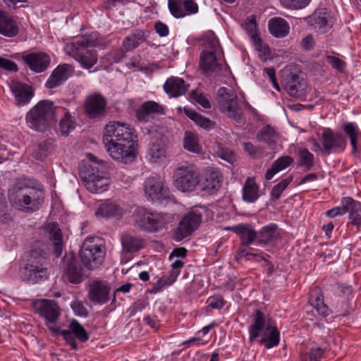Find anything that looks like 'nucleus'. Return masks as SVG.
<instances>
[{
	"label": "nucleus",
	"instance_id": "nucleus-1",
	"mask_svg": "<svg viewBox=\"0 0 361 361\" xmlns=\"http://www.w3.org/2000/svg\"><path fill=\"white\" fill-rule=\"evenodd\" d=\"M134 129L121 122H110L105 127L103 142L111 157L121 163L133 161L136 156Z\"/></svg>",
	"mask_w": 361,
	"mask_h": 361
},
{
	"label": "nucleus",
	"instance_id": "nucleus-2",
	"mask_svg": "<svg viewBox=\"0 0 361 361\" xmlns=\"http://www.w3.org/2000/svg\"><path fill=\"white\" fill-rule=\"evenodd\" d=\"M10 200L23 212H35L42 205L44 192L31 180L23 179L16 184L15 192Z\"/></svg>",
	"mask_w": 361,
	"mask_h": 361
},
{
	"label": "nucleus",
	"instance_id": "nucleus-3",
	"mask_svg": "<svg viewBox=\"0 0 361 361\" xmlns=\"http://www.w3.org/2000/svg\"><path fill=\"white\" fill-rule=\"evenodd\" d=\"M92 162L80 167V175L85 187L92 193H102L107 190L109 185V178L104 171V163L97 162V158L92 154H87Z\"/></svg>",
	"mask_w": 361,
	"mask_h": 361
},
{
	"label": "nucleus",
	"instance_id": "nucleus-4",
	"mask_svg": "<svg viewBox=\"0 0 361 361\" xmlns=\"http://www.w3.org/2000/svg\"><path fill=\"white\" fill-rule=\"evenodd\" d=\"M59 108L50 100H42L27 113V126L38 132H45L56 122Z\"/></svg>",
	"mask_w": 361,
	"mask_h": 361
},
{
	"label": "nucleus",
	"instance_id": "nucleus-5",
	"mask_svg": "<svg viewBox=\"0 0 361 361\" xmlns=\"http://www.w3.org/2000/svg\"><path fill=\"white\" fill-rule=\"evenodd\" d=\"M133 225L139 231L147 233H158L166 228V214L149 209L137 207L132 215Z\"/></svg>",
	"mask_w": 361,
	"mask_h": 361
},
{
	"label": "nucleus",
	"instance_id": "nucleus-6",
	"mask_svg": "<svg viewBox=\"0 0 361 361\" xmlns=\"http://www.w3.org/2000/svg\"><path fill=\"white\" fill-rule=\"evenodd\" d=\"M264 330L270 331L269 334L267 337L260 338L259 343L267 349L278 345L280 341V333L277 327H271L265 314L260 310H256L253 314V323L249 327L250 341L252 343L262 334H264Z\"/></svg>",
	"mask_w": 361,
	"mask_h": 361
},
{
	"label": "nucleus",
	"instance_id": "nucleus-7",
	"mask_svg": "<svg viewBox=\"0 0 361 361\" xmlns=\"http://www.w3.org/2000/svg\"><path fill=\"white\" fill-rule=\"evenodd\" d=\"M79 255L87 269L94 270L103 264L106 248L98 238H87L80 250Z\"/></svg>",
	"mask_w": 361,
	"mask_h": 361
},
{
	"label": "nucleus",
	"instance_id": "nucleus-8",
	"mask_svg": "<svg viewBox=\"0 0 361 361\" xmlns=\"http://www.w3.org/2000/svg\"><path fill=\"white\" fill-rule=\"evenodd\" d=\"M176 188L183 192L194 191L200 182L197 168L192 164H185L176 168L173 175Z\"/></svg>",
	"mask_w": 361,
	"mask_h": 361
},
{
	"label": "nucleus",
	"instance_id": "nucleus-9",
	"mask_svg": "<svg viewBox=\"0 0 361 361\" xmlns=\"http://www.w3.org/2000/svg\"><path fill=\"white\" fill-rule=\"evenodd\" d=\"M45 252L42 249H33L25 267V277L27 280L37 283L48 276Z\"/></svg>",
	"mask_w": 361,
	"mask_h": 361
},
{
	"label": "nucleus",
	"instance_id": "nucleus-10",
	"mask_svg": "<svg viewBox=\"0 0 361 361\" xmlns=\"http://www.w3.org/2000/svg\"><path fill=\"white\" fill-rule=\"evenodd\" d=\"M87 44V40L81 38L68 44L66 50L82 67L89 69L97 63L98 57L97 51L89 49Z\"/></svg>",
	"mask_w": 361,
	"mask_h": 361
},
{
	"label": "nucleus",
	"instance_id": "nucleus-11",
	"mask_svg": "<svg viewBox=\"0 0 361 361\" xmlns=\"http://www.w3.org/2000/svg\"><path fill=\"white\" fill-rule=\"evenodd\" d=\"M218 101L223 112L236 122L240 121L243 114L238 106L237 95L233 91L224 87L219 88Z\"/></svg>",
	"mask_w": 361,
	"mask_h": 361
},
{
	"label": "nucleus",
	"instance_id": "nucleus-12",
	"mask_svg": "<svg viewBox=\"0 0 361 361\" xmlns=\"http://www.w3.org/2000/svg\"><path fill=\"white\" fill-rule=\"evenodd\" d=\"M63 271L67 280L73 284L82 283L87 277L82 265L71 252L66 254L63 257Z\"/></svg>",
	"mask_w": 361,
	"mask_h": 361
},
{
	"label": "nucleus",
	"instance_id": "nucleus-13",
	"mask_svg": "<svg viewBox=\"0 0 361 361\" xmlns=\"http://www.w3.org/2000/svg\"><path fill=\"white\" fill-rule=\"evenodd\" d=\"M322 154L328 156L332 152L343 151L346 147V140L341 133L326 128L322 133Z\"/></svg>",
	"mask_w": 361,
	"mask_h": 361
},
{
	"label": "nucleus",
	"instance_id": "nucleus-14",
	"mask_svg": "<svg viewBox=\"0 0 361 361\" xmlns=\"http://www.w3.org/2000/svg\"><path fill=\"white\" fill-rule=\"evenodd\" d=\"M202 217V214L195 211L185 214L174 231V240L181 241L190 235L200 226Z\"/></svg>",
	"mask_w": 361,
	"mask_h": 361
},
{
	"label": "nucleus",
	"instance_id": "nucleus-15",
	"mask_svg": "<svg viewBox=\"0 0 361 361\" xmlns=\"http://www.w3.org/2000/svg\"><path fill=\"white\" fill-rule=\"evenodd\" d=\"M145 193L152 201L166 199L170 191L161 177H149L145 182Z\"/></svg>",
	"mask_w": 361,
	"mask_h": 361
},
{
	"label": "nucleus",
	"instance_id": "nucleus-16",
	"mask_svg": "<svg viewBox=\"0 0 361 361\" xmlns=\"http://www.w3.org/2000/svg\"><path fill=\"white\" fill-rule=\"evenodd\" d=\"M282 83L288 94L298 97L306 87V82L298 74L292 72L290 68H285L281 72Z\"/></svg>",
	"mask_w": 361,
	"mask_h": 361
},
{
	"label": "nucleus",
	"instance_id": "nucleus-17",
	"mask_svg": "<svg viewBox=\"0 0 361 361\" xmlns=\"http://www.w3.org/2000/svg\"><path fill=\"white\" fill-rule=\"evenodd\" d=\"M32 306L36 313L50 323H54L60 315L59 305L51 300H36L32 302Z\"/></svg>",
	"mask_w": 361,
	"mask_h": 361
},
{
	"label": "nucleus",
	"instance_id": "nucleus-18",
	"mask_svg": "<svg viewBox=\"0 0 361 361\" xmlns=\"http://www.w3.org/2000/svg\"><path fill=\"white\" fill-rule=\"evenodd\" d=\"M168 7L171 14L176 18L195 14L199 10L195 0H168Z\"/></svg>",
	"mask_w": 361,
	"mask_h": 361
},
{
	"label": "nucleus",
	"instance_id": "nucleus-19",
	"mask_svg": "<svg viewBox=\"0 0 361 361\" xmlns=\"http://www.w3.org/2000/svg\"><path fill=\"white\" fill-rule=\"evenodd\" d=\"M106 107V100L101 94H92L86 98L85 109L90 118H95L104 116Z\"/></svg>",
	"mask_w": 361,
	"mask_h": 361
},
{
	"label": "nucleus",
	"instance_id": "nucleus-20",
	"mask_svg": "<svg viewBox=\"0 0 361 361\" xmlns=\"http://www.w3.org/2000/svg\"><path fill=\"white\" fill-rule=\"evenodd\" d=\"M110 291L106 282L94 281L89 286L88 298L95 304H104L109 300Z\"/></svg>",
	"mask_w": 361,
	"mask_h": 361
},
{
	"label": "nucleus",
	"instance_id": "nucleus-21",
	"mask_svg": "<svg viewBox=\"0 0 361 361\" xmlns=\"http://www.w3.org/2000/svg\"><path fill=\"white\" fill-rule=\"evenodd\" d=\"M74 72L73 68L66 63L58 66L51 73L45 86L48 89H54L62 85Z\"/></svg>",
	"mask_w": 361,
	"mask_h": 361
},
{
	"label": "nucleus",
	"instance_id": "nucleus-22",
	"mask_svg": "<svg viewBox=\"0 0 361 361\" xmlns=\"http://www.w3.org/2000/svg\"><path fill=\"white\" fill-rule=\"evenodd\" d=\"M164 111V108L159 104L154 101H147L136 110V118L140 122L147 123L156 115L163 114Z\"/></svg>",
	"mask_w": 361,
	"mask_h": 361
},
{
	"label": "nucleus",
	"instance_id": "nucleus-23",
	"mask_svg": "<svg viewBox=\"0 0 361 361\" xmlns=\"http://www.w3.org/2000/svg\"><path fill=\"white\" fill-rule=\"evenodd\" d=\"M23 61L36 73L44 71L50 63L49 56L44 53H30L23 56Z\"/></svg>",
	"mask_w": 361,
	"mask_h": 361
},
{
	"label": "nucleus",
	"instance_id": "nucleus-24",
	"mask_svg": "<svg viewBox=\"0 0 361 361\" xmlns=\"http://www.w3.org/2000/svg\"><path fill=\"white\" fill-rule=\"evenodd\" d=\"M11 90L15 97L16 104L19 106L27 104L34 96L32 87L25 83L13 81Z\"/></svg>",
	"mask_w": 361,
	"mask_h": 361
},
{
	"label": "nucleus",
	"instance_id": "nucleus-25",
	"mask_svg": "<svg viewBox=\"0 0 361 361\" xmlns=\"http://www.w3.org/2000/svg\"><path fill=\"white\" fill-rule=\"evenodd\" d=\"M216 55L212 51H202L200 54V68L207 75H216L221 69Z\"/></svg>",
	"mask_w": 361,
	"mask_h": 361
},
{
	"label": "nucleus",
	"instance_id": "nucleus-26",
	"mask_svg": "<svg viewBox=\"0 0 361 361\" xmlns=\"http://www.w3.org/2000/svg\"><path fill=\"white\" fill-rule=\"evenodd\" d=\"M280 232L276 224L264 226L257 233V243L259 245H274L279 239Z\"/></svg>",
	"mask_w": 361,
	"mask_h": 361
},
{
	"label": "nucleus",
	"instance_id": "nucleus-27",
	"mask_svg": "<svg viewBox=\"0 0 361 361\" xmlns=\"http://www.w3.org/2000/svg\"><path fill=\"white\" fill-rule=\"evenodd\" d=\"M49 233V238L54 247V252L56 257L61 256L63 252V235L59 225L56 223H48L44 227Z\"/></svg>",
	"mask_w": 361,
	"mask_h": 361
},
{
	"label": "nucleus",
	"instance_id": "nucleus-28",
	"mask_svg": "<svg viewBox=\"0 0 361 361\" xmlns=\"http://www.w3.org/2000/svg\"><path fill=\"white\" fill-rule=\"evenodd\" d=\"M227 230L233 231L240 238L241 243L244 246L251 245L255 240H257V233L252 226L249 224H241L233 227H228Z\"/></svg>",
	"mask_w": 361,
	"mask_h": 361
},
{
	"label": "nucleus",
	"instance_id": "nucleus-29",
	"mask_svg": "<svg viewBox=\"0 0 361 361\" xmlns=\"http://www.w3.org/2000/svg\"><path fill=\"white\" fill-rule=\"evenodd\" d=\"M189 85L183 78L171 76L166 80L164 85L165 92L173 97H178L187 92Z\"/></svg>",
	"mask_w": 361,
	"mask_h": 361
},
{
	"label": "nucleus",
	"instance_id": "nucleus-30",
	"mask_svg": "<svg viewBox=\"0 0 361 361\" xmlns=\"http://www.w3.org/2000/svg\"><path fill=\"white\" fill-rule=\"evenodd\" d=\"M19 33L17 22L6 11L0 10V34L13 37Z\"/></svg>",
	"mask_w": 361,
	"mask_h": 361
},
{
	"label": "nucleus",
	"instance_id": "nucleus-31",
	"mask_svg": "<svg viewBox=\"0 0 361 361\" xmlns=\"http://www.w3.org/2000/svg\"><path fill=\"white\" fill-rule=\"evenodd\" d=\"M223 176L218 169H208L204 174V190L209 193L216 192L221 186Z\"/></svg>",
	"mask_w": 361,
	"mask_h": 361
},
{
	"label": "nucleus",
	"instance_id": "nucleus-32",
	"mask_svg": "<svg viewBox=\"0 0 361 361\" xmlns=\"http://www.w3.org/2000/svg\"><path fill=\"white\" fill-rule=\"evenodd\" d=\"M149 36V32L144 30H137L128 35L123 41V47L125 52L133 51L140 44L145 42Z\"/></svg>",
	"mask_w": 361,
	"mask_h": 361
},
{
	"label": "nucleus",
	"instance_id": "nucleus-33",
	"mask_svg": "<svg viewBox=\"0 0 361 361\" xmlns=\"http://www.w3.org/2000/svg\"><path fill=\"white\" fill-rule=\"evenodd\" d=\"M123 213L124 210L119 205L110 201H106L99 205L95 212V215L102 218H120Z\"/></svg>",
	"mask_w": 361,
	"mask_h": 361
},
{
	"label": "nucleus",
	"instance_id": "nucleus-34",
	"mask_svg": "<svg viewBox=\"0 0 361 361\" xmlns=\"http://www.w3.org/2000/svg\"><path fill=\"white\" fill-rule=\"evenodd\" d=\"M166 138L163 136L154 137L152 138V146L149 154L154 162H159L166 158Z\"/></svg>",
	"mask_w": 361,
	"mask_h": 361
},
{
	"label": "nucleus",
	"instance_id": "nucleus-35",
	"mask_svg": "<svg viewBox=\"0 0 361 361\" xmlns=\"http://www.w3.org/2000/svg\"><path fill=\"white\" fill-rule=\"evenodd\" d=\"M121 244L123 252L133 253L138 252L144 247V240L140 237L125 234L121 237Z\"/></svg>",
	"mask_w": 361,
	"mask_h": 361
},
{
	"label": "nucleus",
	"instance_id": "nucleus-36",
	"mask_svg": "<svg viewBox=\"0 0 361 361\" xmlns=\"http://www.w3.org/2000/svg\"><path fill=\"white\" fill-rule=\"evenodd\" d=\"M259 197V185L252 178L248 177L243 188V200L247 202H255Z\"/></svg>",
	"mask_w": 361,
	"mask_h": 361
},
{
	"label": "nucleus",
	"instance_id": "nucleus-37",
	"mask_svg": "<svg viewBox=\"0 0 361 361\" xmlns=\"http://www.w3.org/2000/svg\"><path fill=\"white\" fill-rule=\"evenodd\" d=\"M288 23L283 18H273L269 21V30L276 37H283L289 32Z\"/></svg>",
	"mask_w": 361,
	"mask_h": 361
},
{
	"label": "nucleus",
	"instance_id": "nucleus-38",
	"mask_svg": "<svg viewBox=\"0 0 361 361\" xmlns=\"http://www.w3.org/2000/svg\"><path fill=\"white\" fill-rule=\"evenodd\" d=\"M293 161V158L290 156H283L278 158L273 162L271 168L267 169L265 178L268 180H271L276 173L290 166Z\"/></svg>",
	"mask_w": 361,
	"mask_h": 361
},
{
	"label": "nucleus",
	"instance_id": "nucleus-39",
	"mask_svg": "<svg viewBox=\"0 0 361 361\" xmlns=\"http://www.w3.org/2000/svg\"><path fill=\"white\" fill-rule=\"evenodd\" d=\"M309 301L320 315L324 317L329 315V307L324 303L323 296L319 290H312L310 293Z\"/></svg>",
	"mask_w": 361,
	"mask_h": 361
},
{
	"label": "nucleus",
	"instance_id": "nucleus-40",
	"mask_svg": "<svg viewBox=\"0 0 361 361\" xmlns=\"http://www.w3.org/2000/svg\"><path fill=\"white\" fill-rule=\"evenodd\" d=\"M185 114L192 121H193L200 127L209 130L214 127L215 123L210 119L199 114L190 109H184Z\"/></svg>",
	"mask_w": 361,
	"mask_h": 361
},
{
	"label": "nucleus",
	"instance_id": "nucleus-41",
	"mask_svg": "<svg viewBox=\"0 0 361 361\" xmlns=\"http://www.w3.org/2000/svg\"><path fill=\"white\" fill-rule=\"evenodd\" d=\"M277 137L275 130L270 126L263 127L257 135L258 141L264 142L270 147L276 145Z\"/></svg>",
	"mask_w": 361,
	"mask_h": 361
},
{
	"label": "nucleus",
	"instance_id": "nucleus-42",
	"mask_svg": "<svg viewBox=\"0 0 361 361\" xmlns=\"http://www.w3.org/2000/svg\"><path fill=\"white\" fill-rule=\"evenodd\" d=\"M298 167H305V171L310 170L314 165V155L306 148L299 149L298 150Z\"/></svg>",
	"mask_w": 361,
	"mask_h": 361
},
{
	"label": "nucleus",
	"instance_id": "nucleus-43",
	"mask_svg": "<svg viewBox=\"0 0 361 361\" xmlns=\"http://www.w3.org/2000/svg\"><path fill=\"white\" fill-rule=\"evenodd\" d=\"M343 131L350 138V145L353 147V153H356L357 152V137L360 134L357 126L353 123H346L343 125Z\"/></svg>",
	"mask_w": 361,
	"mask_h": 361
},
{
	"label": "nucleus",
	"instance_id": "nucleus-44",
	"mask_svg": "<svg viewBox=\"0 0 361 361\" xmlns=\"http://www.w3.org/2000/svg\"><path fill=\"white\" fill-rule=\"evenodd\" d=\"M183 145L186 150L193 153L199 154L202 151L197 137L190 131H186L185 133Z\"/></svg>",
	"mask_w": 361,
	"mask_h": 361
},
{
	"label": "nucleus",
	"instance_id": "nucleus-45",
	"mask_svg": "<svg viewBox=\"0 0 361 361\" xmlns=\"http://www.w3.org/2000/svg\"><path fill=\"white\" fill-rule=\"evenodd\" d=\"M68 329L75 338L82 343L86 342L89 339V334L87 331L75 319L70 322Z\"/></svg>",
	"mask_w": 361,
	"mask_h": 361
},
{
	"label": "nucleus",
	"instance_id": "nucleus-46",
	"mask_svg": "<svg viewBox=\"0 0 361 361\" xmlns=\"http://www.w3.org/2000/svg\"><path fill=\"white\" fill-rule=\"evenodd\" d=\"M293 176H289L283 179L278 184L275 185L271 191V198L272 200H279L281 193L285 190L288 185L293 181Z\"/></svg>",
	"mask_w": 361,
	"mask_h": 361
},
{
	"label": "nucleus",
	"instance_id": "nucleus-47",
	"mask_svg": "<svg viewBox=\"0 0 361 361\" xmlns=\"http://www.w3.org/2000/svg\"><path fill=\"white\" fill-rule=\"evenodd\" d=\"M59 127L61 133L64 135H68L70 131L75 128V122L68 112L65 113L64 116L60 121Z\"/></svg>",
	"mask_w": 361,
	"mask_h": 361
},
{
	"label": "nucleus",
	"instance_id": "nucleus-48",
	"mask_svg": "<svg viewBox=\"0 0 361 361\" xmlns=\"http://www.w3.org/2000/svg\"><path fill=\"white\" fill-rule=\"evenodd\" d=\"M341 204H343L346 209V213H358L361 212V202L355 200L350 197H345L341 200Z\"/></svg>",
	"mask_w": 361,
	"mask_h": 361
},
{
	"label": "nucleus",
	"instance_id": "nucleus-49",
	"mask_svg": "<svg viewBox=\"0 0 361 361\" xmlns=\"http://www.w3.org/2000/svg\"><path fill=\"white\" fill-rule=\"evenodd\" d=\"M310 2V0H280L284 8L294 10L305 8Z\"/></svg>",
	"mask_w": 361,
	"mask_h": 361
},
{
	"label": "nucleus",
	"instance_id": "nucleus-50",
	"mask_svg": "<svg viewBox=\"0 0 361 361\" xmlns=\"http://www.w3.org/2000/svg\"><path fill=\"white\" fill-rule=\"evenodd\" d=\"M190 97L205 109H210L211 104L208 99L201 92L194 90L190 93Z\"/></svg>",
	"mask_w": 361,
	"mask_h": 361
},
{
	"label": "nucleus",
	"instance_id": "nucleus-51",
	"mask_svg": "<svg viewBox=\"0 0 361 361\" xmlns=\"http://www.w3.org/2000/svg\"><path fill=\"white\" fill-rule=\"evenodd\" d=\"M243 26L248 35H250L252 38H254L257 35V31L255 16L249 17L245 22Z\"/></svg>",
	"mask_w": 361,
	"mask_h": 361
},
{
	"label": "nucleus",
	"instance_id": "nucleus-52",
	"mask_svg": "<svg viewBox=\"0 0 361 361\" xmlns=\"http://www.w3.org/2000/svg\"><path fill=\"white\" fill-rule=\"evenodd\" d=\"M244 150L253 158H257L262 154V149L252 145L250 142H243Z\"/></svg>",
	"mask_w": 361,
	"mask_h": 361
},
{
	"label": "nucleus",
	"instance_id": "nucleus-53",
	"mask_svg": "<svg viewBox=\"0 0 361 361\" xmlns=\"http://www.w3.org/2000/svg\"><path fill=\"white\" fill-rule=\"evenodd\" d=\"M326 61L330 64L332 68L336 69L340 72H343L345 68V63L343 60L334 56H328Z\"/></svg>",
	"mask_w": 361,
	"mask_h": 361
},
{
	"label": "nucleus",
	"instance_id": "nucleus-54",
	"mask_svg": "<svg viewBox=\"0 0 361 361\" xmlns=\"http://www.w3.org/2000/svg\"><path fill=\"white\" fill-rule=\"evenodd\" d=\"M324 350L320 347H313L307 353L310 361H321L324 357Z\"/></svg>",
	"mask_w": 361,
	"mask_h": 361
},
{
	"label": "nucleus",
	"instance_id": "nucleus-55",
	"mask_svg": "<svg viewBox=\"0 0 361 361\" xmlns=\"http://www.w3.org/2000/svg\"><path fill=\"white\" fill-rule=\"evenodd\" d=\"M59 334L63 337V338L66 340V341L71 345V347L73 350L78 349V344L75 341V337L74 336V335L72 334V332L69 329L61 330Z\"/></svg>",
	"mask_w": 361,
	"mask_h": 361
},
{
	"label": "nucleus",
	"instance_id": "nucleus-56",
	"mask_svg": "<svg viewBox=\"0 0 361 361\" xmlns=\"http://www.w3.org/2000/svg\"><path fill=\"white\" fill-rule=\"evenodd\" d=\"M208 306L214 309H221L225 305V301L219 295L210 297L207 300Z\"/></svg>",
	"mask_w": 361,
	"mask_h": 361
},
{
	"label": "nucleus",
	"instance_id": "nucleus-57",
	"mask_svg": "<svg viewBox=\"0 0 361 361\" xmlns=\"http://www.w3.org/2000/svg\"><path fill=\"white\" fill-rule=\"evenodd\" d=\"M205 47L207 49L204 51H212V53L216 54L218 50L220 49L218 39L216 37L208 38L205 44Z\"/></svg>",
	"mask_w": 361,
	"mask_h": 361
},
{
	"label": "nucleus",
	"instance_id": "nucleus-58",
	"mask_svg": "<svg viewBox=\"0 0 361 361\" xmlns=\"http://www.w3.org/2000/svg\"><path fill=\"white\" fill-rule=\"evenodd\" d=\"M0 68L14 72L18 70V66L14 61L2 57H0Z\"/></svg>",
	"mask_w": 361,
	"mask_h": 361
},
{
	"label": "nucleus",
	"instance_id": "nucleus-59",
	"mask_svg": "<svg viewBox=\"0 0 361 361\" xmlns=\"http://www.w3.org/2000/svg\"><path fill=\"white\" fill-rule=\"evenodd\" d=\"M74 312L81 317H86L88 314L87 308L79 301H75L71 304Z\"/></svg>",
	"mask_w": 361,
	"mask_h": 361
},
{
	"label": "nucleus",
	"instance_id": "nucleus-60",
	"mask_svg": "<svg viewBox=\"0 0 361 361\" xmlns=\"http://www.w3.org/2000/svg\"><path fill=\"white\" fill-rule=\"evenodd\" d=\"M180 271H171L170 274L167 276H162L161 279L166 287L172 285L180 274Z\"/></svg>",
	"mask_w": 361,
	"mask_h": 361
},
{
	"label": "nucleus",
	"instance_id": "nucleus-61",
	"mask_svg": "<svg viewBox=\"0 0 361 361\" xmlns=\"http://www.w3.org/2000/svg\"><path fill=\"white\" fill-rule=\"evenodd\" d=\"M154 29L160 37H166L169 35V27L162 22H157L154 25Z\"/></svg>",
	"mask_w": 361,
	"mask_h": 361
},
{
	"label": "nucleus",
	"instance_id": "nucleus-62",
	"mask_svg": "<svg viewBox=\"0 0 361 361\" xmlns=\"http://www.w3.org/2000/svg\"><path fill=\"white\" fill-rule=\"evenodd\" d=\"M314 20L315 25H318L319 28H326V27L329 28L331 27L327 18L324 16H321L320 14L315 15L314 16Z\"/></svg>",
	"mask_w": 361,
	"mask_h": 361
},
{
	"label": "nucleus",
	"instance_id": "nucleus-63",
	"mask_svg": "<svg viewBox=\"0 0 361 361\" xmlns=\"http://www.w3.org/2000/svg\"><path fill=\"white\" fill-rule=\"evenodd\" d=\"M346 213V209L342 204L341 207H337L332 208L326 212V216L330 218H334L338 215H342Z\"/></svg>",
	"mask_w": 361,
	"mask_h": 361
},
{
	"label": "nucleus",
	"instance_id": "nucleus-64",
	"mask_svg": "<svg viewBox=\"0 0 361 361\" xmlns=\"http://www.w3.org/2000/svg\"><path fill=\"white\" fill-rule=\"evenodd\" d=\"M349 220L351 224L357 227V230L360 231L361 228V215L359 213L349 214Z\"/></svg>",
	"mask_w": 361,
	"mask_h": 361
}]
</instances>
